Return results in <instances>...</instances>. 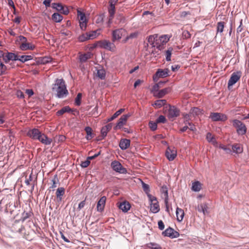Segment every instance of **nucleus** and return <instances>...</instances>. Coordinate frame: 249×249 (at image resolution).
Segmentation results:
<instances>
[{
  "label": "nucleus",
  "instance_id": "55",
  "mask_svg": "<svg viewBox=\"0 0 249 249\" xmlns=\"http://www.w3.org/2000/svg\"><path fill=\"white\" fill-rule=\"evenodd\" d=\"M142 188L144 191V192L145 193L146 195H148L149 194L150 192V189L149 186L148 184L142 182Z\"/></svg>",
  "mask_w": 249,
  "mask_h": 249
},
{
  "label": "nucleus",
  "instance_id": "57",
  "mask_svg": "<svg viewBox=\"0 0 249 249\" xmlns=\"http://www.w3.org/2000/svg\"><path fill=\"white\" fill-rule=\"evenodd\" d=\"M160 87V83H157L153 86L152 91L154 92V95L159 91V89Z\"/></svg>",
  "mask_w": 249,
  "mask_h": 249
},
{
  "label": "nucleus",
  "instance_id": "50",
  "mask_svg": "<svg viewBox=\"0 0 249 249\" xmlns=\"http://www.w3.org/2000/svg\"><path fill=\"white\" fill-rule=\"evenodd\" d=\"M82 94L81 93H78L75 99V104L76 106H79L81 105V100L82 98Z\"/></svg>",
  "mask_w": 249,
  "mask_h": 249
},
{
  "label": "nucleus",
  "instance_id": "37",
  "mask_svg": "<svg viewBox=\"0 0 249 249\" xmlns=\"http://www.w3.org/2000/svg\"><path fill=\"white\" fill-rule=\"evenodd\" d=\"M106 71L104 69H101L97 70V75L101 79L104 80L106 78Z\"/></svg>",
  "mask_w": 249,
  "mask_h": 249
},
{
  "label": "nucleus",
  "instance_id": "58",
  "mask_svg": "<svg viewBox=\"0 0 249 249\" xmlns=\"http://www.w3.org/2000/svg\"><path fill=\"white\" fill-rule=\"evenodd\" d=\"M108 130L103 126L101 130V133L102 137V139H104L107 135Z\"/></svg>",
  "mask_w": 249,
  "mask_h": 249
},
{
  "label": "nucleus",
  "instance_id": "10",
  "mask_svg": "<svg viewBox=\"0 0 249 249\" xmlns=\"http://www.w3.org/2000/svg\"><path fill=\"white\" fill-rule=\"evenodd\" d=\"M179 115V110L175 106H169L168 109V117L169 119H173Z\"/></svg>",
  "mask_w": 249,
  "mask_h": 249
},
{
  "label": "nucleus",
  "instance_id": "28",
  "mask_svg": "<svg viewBox=\"0 0 249 249\" xmlns=\"http://www.w3.org/2000/svg\"><path fill=\"white\" fill-rule=\"evenodd\" d=\"M157 37L158 35H151L148 37L147 41L152 47H154Z\"/></svg>",
  "mask_w": 249,
  "mask_h": 249
},
{
  "label": "nucleus",
  "instance_id": "45",
  "mask_svg": "<svg viewBox=\"0 0 249 249\" xmlns=\"http://www.w3.org/2000/svg\"><path fill=\"white\" fill-rule=\"evenodd\" d=\"M115 7L114 4H109L108 8V13L110 17H114L115 14Z\"/></svg>",
  "mask_w": 249,
  "mask_h": 249
},
{
  "label": "nucleus",
  "instance_id": "62",
  "mask_svg": "<svg viewBox=\"0 0 249 249\" xmlns=\"http://www.w3.org/2000/svg\"><path fill=\"white\" fill-rule=\"evenodd\" d=\"M87 21L79 22V26L82 30H85L87 27Z\"/></svg>",
  "mask_w": 249,
  "mask_h": 249
},
{
  "label": "nucleus",
  "instance_id": "20",
  "mask_svg": "<svg viewBox=\"0 0 249 249\" xmlns=\"http://www.w3.org/2000/svg\"><path fill=\"white\" fill-rule=\"evenodd\" d=\"M35 48V46L34 45L29 43H27V42L21 43L20 45V48L22 51H26L28 50H33Z\"/></svg>",
  "mask_w": 249,
  "mask_h": 249
},
{
  "label": "nucleus",
  "instance_id": "34",
  "mask_svg": "<svg viewBox=\"0 0 249 249\" xmlns=\"http://www.w3.org/2000/svg\"><path fill=\"white\" fill-rule=\"evenodd\" d=\"M146 246L150 249H162L161 247L159 244L154 242L147 243Z\"/></svg>",
  "mask_w": 249,
  "mask_h": 249
},
{
  "label": "nucleus",
  "instance_id": "2",
  "mask_svg": "<svg viewBox=\"0 0 249 249\" xmlns=\"http://www.w3.org/2000/svg\"><path fill=\"white\" fill-rule=\"evenodd\" d=\"M52 89L56 92L55 96L58 98H63L69 94L65 81L63 79H56L55 83L53 85Z\"/></svg>",
  "mask_w": 249,
  "mask_h": 249
},
{
  "label": "nucleus",
  "instance_id": "64",
  "mask_svg": "<svg viewBox=\"0 0 249 249\" xmlns=\"http://www.w3.org/2000/svg\"><path fill=\"white\" fill-rule=\"evenodd\" d=\"M90 164V161L89 160H88L84 161H82L81 162V167H83V168H86V167H87L89 164Z\"/></svg>",
  "mask_w": 249,
  "mask_h": 249
},
{
  "label": "nucleus",
  "instance_id": "38",
  "mask_svg": "<svg viewBox=\"0 0 249 249\" xmlns=\"http://www.w3.org/2000/svg\"><path fill=\"white\" fill-rule=\"evenodd\" d=\"M225 26V23L223 21L218 22L217 24L216 32L217 34L218 33H222Z\"/></svg>",
  "mask_w": 249,
  "mask_h": 249
},
{
  "label": "nucleus",
  "instance_id": "31",
  "mask_svg": "<svg viewBox=\"0 0 249 249\" xmlns=\"http://www.w3.org/2000/svg\"><path fill=\"white\" fill-rule=\"evenodd\" d=\"M101 29H98L95 31H92L89 33H88L89 38L92 39L96 38L100 34Z\"/></svg>",
  "mask_w": 249,
  "mask_h": 249
},
{
  "label": "nucleus",
  "instance_id": "42",
  "mask_svg": "<svg viewBox=\"0 0 249 249\" xmlns=\"http://www.w3.org/2000/svg\"><path fill=\"white\" fill-rule=\"evenodd\" d=\"M77 15H78V18H79V22L87 21L85 14L84 13L78 10Z\"/></svg>",
  "mask_w": 249,
  "mask_h": 249
},
{
  "label": "nucleus",
  "instance_id": "39",
  "mask_svg": "<svg viewBox=\"0 0 249 249\" xmlns=\"http://www.w3.org/2000/svg\"><path fill=\"white\" fill-rule=\"evenodd\" d=\"M166 103V100L165 99H160V100H158L155 101L154 103V105L156 106L157 107L160 108L162 106L165 105Z\"/></svg>",
  "mask_w": 249,
  "mask_h": 249
},
{
  "label": "nucleus",
  "instance_id": "27",
  "mask_svg": "<svg viewBox=\"0 0 249 249\" xmlns=\"http://www.w3.org/2000/svg\"><path fill=\"white\" fill-rule=\"evenodd\" d=\"M72 111V110L70 108L69 106H65L62 108L60 110H58L56 114L57 116L63 115L64 113L68 112H71Z\"/></svg>",
  "mask_w": 249,
  "mask_h": 249
},
{
  "label": "nucleus",
  "instance_id": "8",
  "mask_svg": "<svg viewBox=\"0 0 249 249\" xmlns=\"http://www.w3.org/2000/svg\"><path fill=\"white\" fill-rule=\"evenodd\" d=\"M162 235L164 236L169 237L170 238L173 239L179 237V233L178 232L175 231L173 228L169 227L166 229L162 233Z\"/></svg>",
  "mask_w": 249,
  "mask_h": 249
},
{
  "label": "nucleus",
  "instance_id": "54",
  "mask_svg": "<svg viewBox=\"0 0 249 249\" xmlns=\"http://www.w3.org/2000/svg\"><path fill=\"white\" fill-rule=\"evenodd\" d=\"M52 60V58L51 57L45 56L41 59L40 62L42 64H45L51 62Z\"/></svg>",
  "mask_w": 249,
  "mask_h": 249
},
{
  "label": "nucleus",
  "instance_id": "35",
  "mask_svg": "<svg viewBox=\"0 0 249 249\" xmlns=\"http://www.w3.org/2000/svg\"><path fill=\"white\" fill-rule=\"evenodd\" d=\"M201 189V185L198 181H195L192 184V189L195 192H198Z\"/></svg>",
  "mask_w": 249,
  "mask_h": 249
},
{
  "label": "nucleus",
  "instance_id": "49",
  "mask_svg": "<svg viewBox=\"0 0 249 249\" xmlns=\"http://www.w3.org/2000/svg\"><path fill=\"white\" fill-rule=\"evenodd\" d=\"M60 34L65 36H68L69 37H71V33L70 30L67 29H62L60 31Z\"/></svg>",
  "mask_w": 249,
  "mask_h": 249
},
{
  "label": "nucleus",
  "instance_id": "53",
  "mask_svg": "<svg viewBox=\"0 0 249 249\" xmlns=\"http://www.w3.org/2000/svg\"><path fill=\"white\" fill-rule=\"evenodd\" d=\"M157 121L155 122L153 121H150L149 123V126L151 130L155 131L157 128Z\"/></svg>",
  "mask_w": 249,
  "mask_h": 249
},
{
  "label": "nucleus",
  "instance_id": "3",
  "mask_svg": "<svg viewBox=\"0 0 249 249\" xmlns=\"http://www.w3.org/2000/svg\"><path fill=\"white\" fill-rule=\"evenodd\" d=\"M233 125L236 128V131L238 135H243L246 134L247 128L245 124L238 120L233 121Z\"/></svg>",
  "mask_w": 249,
  "mask_h": 249
},
{
  "label": "nucleus",
  "instance_id": "46",
  "mask_svg": "<svg viewBox=\"0 0 249 249\" xmlns=\"http://www.w3.org/2000/svg\"><path fill=\"white\" fill-rule=\"evenodd\" d=\"M158 38L160 39V41H161L164 45L165 44V43L169 40V37L167 35H162L160 36H158Z\"/></svg>",
  "mask_w": 249,
  "mask_h": 249
},
{
  "label": "nucleus",
  "instance_id": "56",
  "mask_svg": "<svg viewBox=\"0 0 249 249\" xmlns=\"http://www.w3.org/2000/svg\"><path fill=\"white\" fill-rule=\"evenodd\" d=\"M158 123H165L166 122V119L163 115H160L156 120Z\"/></svg>",
  "mask_w": 249,
  "mask_h": 249
},
{
  "label": "nucleus",
  "instance_id": "16",
  "mask_svg": "<svg viewBox=\"0 0 249 249\" xmlns=\"http://www.w3.org/2000/svg\"><path fill=\"white\" fill-rule=\"evenodd\" d=\"M240 75H238L236 73L233 72L228 81V87L232 86L235 84L240 79Z\"/></svg>",
  "mask_w": 249,
  "mask_h": 249
},
{
  "label": "nucleus",
  "instance_id": "51",
  "mask_svg": "<svg viewBox=\"0 0 249 249\" xmlns=\"http://www.w3.org/2000/svg\"><path fill=\"white\" fill-rule=\"evenodd\" d=\"M7 70V67L2 63H0V75H2L5 73Z\"/></svg>",
  "mask_w": 249,
  "mask_h": 249
},
{
  "label": "nucleus",
  "instance_id": "4",
  "mask_svg": "<svg viewBox=\"0 0 249 249\" xmlns=\"http://www.w3.org/2000/svg\"><path fill=\"white\" fill-rule=\"evenodd\" d=\"M98 44L100 47L110 51H114L115 49L114 42H111L107 40L99 41Z\"/></svg>",
  "mask_w": 249,
  "mask_h": 249
},
{
  "label": "nucleus",
  "instance_id": "23",
  "mask_svg": "<svg viewBox=\"0 0 249 249\" xmlns=\"http://www.w3.org/2000/svg\"><path fill=\"white\" fill-rule=\"evenodd\" d=\"M92 55V54L90 52L81 54L79 56V60L81 63L85 62L88 59H90Z\"/></svg>",
  "mask_w": 249,
  "mask_h": 249
},
{
  "label": "nucleus",
  "instance_id": "17",
  "mask_svg": "<svg viewBox=\"0 0 249 249\" xmlns=\"http://www.w3.org/2000/svg\"><path fill=\"white\" fill-rule=\"evenodd\" d=\"M34 214L31 209L28 211H24L21 214L20 220L23 222L27 219L31 218L33 216Z\"/></svg>",
  "mask_w": 249,
  "mask_h": 249
},
{
  "label": "nucleus",
  "instance_id": "19",
  "mask_svg": "<svg viewBox=\"0 0 249 249\" xmlns=\"http://www.w3.org/2000/svg\"><path fill=\"white\" fill-rule=\"evenodd\" d=\"M131 206L129 202L124 201L123 202H121L119 205V208L121 209L123 212L126 213L130 210Z\"/></svg>",
  "mask_w": 249,
  "mask_h": 249
},
{
  "label": "nucleus",
  "instance_id": "40",
  "mask_svg": "<svg viewBox=\"0 0 249 249\" xmlns=\"http://www.w3.org/2000/svg\"><path fill=\"white\" fill-rule=\"evenodd\" d=\"M197 210L199 212H202L204 214L207 212V206L206 204H200L198 206Z\"/></svg>",
  "mask_w": 249,
  "mask_h": 249
},
{
  "label": "nucleus",
  "instance_id": "15",
  "mask_svg": "<svg viewBox=\"0 0 249 249\" xmlns=\"http://www.w3.org/2000/svg\"><path fill=\"white\" fill-rule=\"evenodd\" d=\"M130 145V141L127 139H122L119 143V147L120 148L123 150H124L127 149Z\"/></svg>",
  "mask_w": 249,
  "mask_h": 249
},
{
  "label": "nucleus",
  "instance_id": "41",
  "mask_svg": "<svg viewBox=\"0 0 249 249\" xmlns=\"http://www.w3.org/2000/svg\"><path fill=\"white\" fill-rule=\"evenodd\" d=\"M201 112V110L199 108L193 107L191 109L190 114L193 116H196L199 115Z\"/></svg>",
  "mask_w": 249,
  "mask_h": 249
},
{
  "label": "nucleus",
  "instance_id": "52",
  "mask_svg": "<svg viewBox=\"0 0 249 249\" xmlns=\"http://www.w3.org/2000/svg\"><path fill=\"white\" fill-rule=\"evenodd\" d=\"M52 182L53 183V184L50 187V188H55L56 187V183L57 182H58V178H57V175H55L54 176H53V178L52 179Z\"/></svg>",
  "mask_w": 249,
  "mask_h": 249
},
{
  "label": "nucleus",
  "instance_id": "59",
  "mask_svg": "<svg viewBox=\"0 0 249 249\" xmlns=\"http://www.w3.org/2000/svg\"><path fill=\"white\" fill-rule=\"evenodd\" d=\"M219 148L223 149L227 154H230L231 152V150L230 148L227 147L226 146L220 144L219 146Z\"/></svg>",
  "mask_w": 249,
  "mask_h": 249
},
{
  "label": "nucleus",
  "instance_id": "21",
  "mask_svg": "<svg viewBox=\"0 0 249 249\" xmlns=\"http://www.w3.org/2000/svg\"><path fill=\"white\" fill-rule=\"evenodd\" d=\"M176 214L177 220L179 222L182 221L184 216V211L181 208L177 207L176 209Z\"/></svg>",
  "mask_w": 249,
  "mask_h": 249
},
{
  "label": "nucleus",
  "instance_id": "18",
  "mask_svg": "<svg viewBox=\"0 0 249 249\" xmlns=\"http://www.w3.org/2000/svg\"><path fill=\"white\" fill-rule=\"evenodd\" d=\"M171 91V88H166L161 90H160L159 91H158V92L155 94V96L158 98H160L163 97L165 94L170 92Z\"/></svg>",
  "mask_w": 249,
  "mask_h": 249
},
{
  "label": "nucleus",
  "instance_id": "33",
  "mask_svg": "<svg viewBox=\"0 0 249 249\" xmlns=\"http://www.w3.org/2000/svg\"><path fill=\"white\" fill-rule=\"evenodd\" d=\"M124 109L121 108L117 111L111 117L108 118L107 120V122H111L117 118L119 115H120L124 111Z\"/></svg>",
  "mask_w": 249,
  "mask_h": 249
},
{
  "label": "nucleus",
  "instance_id": "63",
  "mask_svg": "<svg viewBox=\"0 0 249 249\" xmlns=\"http://www.w3.org/2000/svg\"><path fill=\"white\" fill-rule=\"evenodd\" d=\"M32 175H33V173H31V174L30 175L29 177V178H27L25 180V184L29 186V185H30V182L32 181L33 180V177H32Z\"/></svg>",
  "mask_w": 249,
  "mask_h": 249
},
{
  "label": "nucleus",
  "instance_id": "5",
  "mask_svg": "<svg viewBox=\"0 0 249 249\" xmlns=\"http://www.w3.org/2000/svg\"><path fill=\"white\" fill-rule=\"evenodd\" d=\"M169 70L168 69H158L156 73L153 76L154 81L157 82L160 78H164L169 76Z\"/></svg>",
  "mask_w": 249,
  "mask_h": 249
},
{
  "label": "nucleus",
  "instance_id": "25",
  "mask_svg": "<svg viewBox=\"0 0 249 249\" xmlns=\"http://www.w3.org/2000/svg\"><path fill=\"white\" fill-rule=\"evenodd\" d=\"M160 210L158 202L150 203V211L154 213H158Z\"/></svg>",
  "mask_w": 249,
  "mask_h": 249
},
{
  "label": "nucleus",
  "instance_id": "47",
  "mask_svg": "<svg viewBox=\"0 0 249 249\" xmlns=\"http://www.w3.org/2000/svg\"><path fill=\"white\" fill-rule=\"evenodd\" d=\"M88 39H90L89 38V35L88 33H86V34H82V35L78 37V40L80 42H84L86 40H87Z\"/></svg>",
  "mask_w": 249,
  "mask_h": 249
},
{
  "label": "nucleus",
  "instance_id": "14",
  "mask_svg": "<svg viewBox=\"0 0 249 249\" xmlns=\"http://www.w3.org/2000/svg\"><path fill=\"white\" fill-rule=\"evenodd\" d=\"M106 199V197L105 196H103L98 201L97 204V211L98 212H102L104 210Z\"/></svg>",
  "mask_w": 249,
  "mask_h": 249
},
{
  "label": "nucleus",
  "instance_id": "61",
  "mask_svg": "<svg viewBox=\"0 0 249 249\" xmlns=\"http://www.w3.org/2000/svg\"><path fill=\"white\" fill-rule=\"evenodd\" d=\"M147 196L151 203L157 202L156 197L155 196H152L151 194H150V193L147 195Z\"/></svg>",
  "mask_w": 249,
  "mask_h": 249
},
{
  "label": "nucleus",
  "instance_id": "36",
  "mask_svg": "<svg viewBox=\"0 0 249 249\" xmlns=\"http://www.w3.org/2000/svg\"><path fill=\"white\" fill-rule=\"evenodd\" d=\"M160 192L162 194L164 195L165 197V203H167L168 202V189L166 186H162Z\"/></svg>",
  "mask_w": 249,
  "mask_h": 249
},
{
  "label": "nucleus",
  "instance_id": "43",
  "mask_svg": "<svg viewBox=\"0 0 249 249\" xmlns=\"http://www.w3.org/2000/svg\"><path fill=\"white\" fill-rule=\"evenodd\" d=\"M52 7L53 9H55L57 11L60 12L63 9L64 6L60 3H53Z\"/></svg>",
  "mask_w": 249,
  "mask_h": 249
},
{
  "label": "nucleus",
  "instance_id": "6",
  "mask_svg": "<svg viewBox=\"0 0 249 249\" xmlns=\"http://www.w3.org/2000/svg\"><path fill=\"white\" fill-rule=\"evenodd\" d=\"M111 167L114 171L121 174H126V169L118 161L114 160L111 163Z\"/></svg>",
  "mask_w": 249,
  "mask_h": 249
},
{
  "label": "nucleus",
  "instance_id": "9",
  "mask_svg": "<svg viewBox=\"0 0 249 249\" xmlns=\"http://www.w3.org/2000/svg\"><path fill=\"white\" fill-rule=\"evenodd\" d=\"M165 156L169 161L173 160L177 157L176 149L174 147H168L165 152Z\"/></svg>",
  "mask_w": 249,
  "mask_h": 249
},
{
  "label": "nucleus",
  "instance_id": "26",
  "mask_svg": "<svg viewBox=\"0 0 249 249\" xmlns=\"http://www.w3.org/2000/svg\"><path fill=\"white\" fill-rule=\"evenodd\" d=\"M65 194V189L63 187L58 188L56 192V196L59 201H61L62 196Z\"/></svg>",
  "mask_w": 249,
  "mask_h": 249
},
{
  "label": "nucleus",
  "instance_id": "60",
  "mask_svg": "<svg viewBox=\"0 0 249 249\" xmlns=\"http://www.w3.org/2000/svg\"><path fill=\"white\" fill-rule=\"evenodd\" d=\"M183 38L187 39L191 37L190 33L187 30L183 31L182 34Z\"/></svg>",
  "mask_w": 249,
  "mask_h": 249
},
{
  "label": "nucleus",
  "instance_id": "1",
  "mask_svg": "<svg viewBox=\"0 0 249 249\" xmlns=\"http://www.w3.org/2000/svg\"><path fill=\"white\" fill-rule=\"evenodd\" d=\"M27 135L32 139L38 140L45 145H50L53 142L52 139L49 138L37 128H34L29 130L27 133Z\"/></svg>",
  "mask_w": 249,
  "mask_h": 249
},
{
  "label": "nucleus",
  "instance_id": "44",
  "mask_svg": "<svg viewBox=\"0 0 249 249\" xmlns=\"http://www.w3.org/2000/svg\"><path fill=\"white\" fill-rule=\"evenodd\" d=\"M164 44L162 42L160 41L158 36L157 37L154 47H156L158 49L161 50L163 48Z\"/></svg>",
  "mask_w": 249,
  "mask_h": 249
},
{
  "label": "nucleus",
  "instance_id": "29",
  "mask_svg": "<svg viewBox=\"0 0 249 249\" xmlns=\"http://www.w3.org/2000/svg\"><path fill=\"white\" fill-rule=\"evenodd\" d=\"M85 130L86 132L87 135L86 138L87 140H91L93 137V134L92 132V130L90 127L86 126L85 128Z\"/></svg>",
  "mask_w": 249,
  "mask_h": 249
},
{
  "label": "nucleus",
  "instance_id": "24",
  "mask_svg": "<svg viewBox=\"0 0 249 249\" xmlns=\"http://www.w3.org/2000/svg\"><path fill=\"white\" fill-rule=\"evenodd\" d=\"M206 138L209 142L212 143L213 145H216L217 144L215 137L212 135L211 133H207Z\"/></svg>",
  "mask_w": 249,
  "mask_h": 249
},
{
  "label": "nucleus",
  "instance_id": "11",
  "mask_svg": "<svg viewBox=\"0 0 249 249\" xmlns=\"http://www.w3.org/2000/svg\"><path fill=\"white\" fill-rule=\"evenodd\" d=\"M210 118L213 121H224L227 119L226 115L220 113H211Z\"/></svg>",
  "mask_w": 249,
  "mask_h": 249
},
{
  "label": "nucleus",
  "instance_id": "22",
  "mask_svg": "<svg viewBox=\"0 0 249 249\" xmlns=\"http://www.w3.org/2000/svg\"><path fill=\"white\" fill-rule=\"evenodd\" d=\"M232 150L233 153L240 154L243 152V149L240 144L236 143L232 145Z\"/></svg>",
  "mask_w": 249,
  "mask_h": 249
},
{
  "label": "nucleus",
  "instance_id": "48",
  "mask_svg": "<svg viewBox=\"0 0 249 249\" xmlns=\"http://www.w3.org/2000/svg\"><path fill=\"white\" fill-rule=\"evenodd\" d=\"M172 51L173 48L170 47L166 51L165 55L166 60L167 61H170L171 60V56Z\"/></svg>",
  "mask_w": 249,
  "mask_h": 249
},
{
  "label": "nucleus",
  "instance_id": "13",
  "mask_svg": "<svg viewBox=\"0 0 249 249\" xmlns=\"http://www.w3.org/2000/svg\"><path fill=\"white\" fill-rule=\"evenodd\" d=\"M18 55L14 53L11 52H7L3 57V60L5 63H7L9 61H17L18 60Z\"/></svg>",
  "mask_w": 249,
  "mask_h": 249
},
{
  "label": "nucleus",
  "instance_id": "32",
  "mask_svg": "<svg viewBox=\"0 0 249 249\" xmlns=\"http://www.w3.org/2000/svg\"><path fill=\"white\" fill-rule=\"evenodd\" d=\"M52 19L56 22H60L63 19V17L58 13H54L52 15Z\"/></svg>",
  "mask_w": 249,
  "mask_h": 249
},
{
  "label": "nucleus",
  "instance_id": "30",
  "mask_svg": "<svg viewBox=\"0 0 249 249\" xmlns=\"http://www.w3.org/2000/svg\"><path fill=\"white\" fill-rule=\"evenodd\" d=\"M33 56L32 55H20L18 57V60L21 62L22 63H25L26 61L32 60Z\"/></svg>",
  "mask_w": 249,
  "mask_h": 249
},
{
  "label": "nucleus",
  "instance_id": "7",
  "mask_svg": "<svg viewBox=\"0 0 249 249\" xmlns=\"http://www.w3.org/2000/svg\"><path fill=\"white\" fill-rule=\"evenodd\" d=\"M126 31L123 28L117 29L112 32V41L115 42L116 40H120L123 36L124 35Z\"/></svg>",
  "mask_w": 249,
  "mask_h": 249
},
{
  "label": "nucleus",
  "instance_id": "12",
  "mask_svg": "<svg viewBox=\"0 0 249 249\" xmlns=\"http://www.w3.org/2000/svg\"><path fill=\"white\" fill-rule=\"evenodd\" d=\"M129 116V115L128 114L123 115L118 120L116 126L114 127V129L115 130L121 129L123 127V125L126 123Z\"/></svg>",
  "mask_w": 249,
  "mask_h": 249
}]
</instances>
